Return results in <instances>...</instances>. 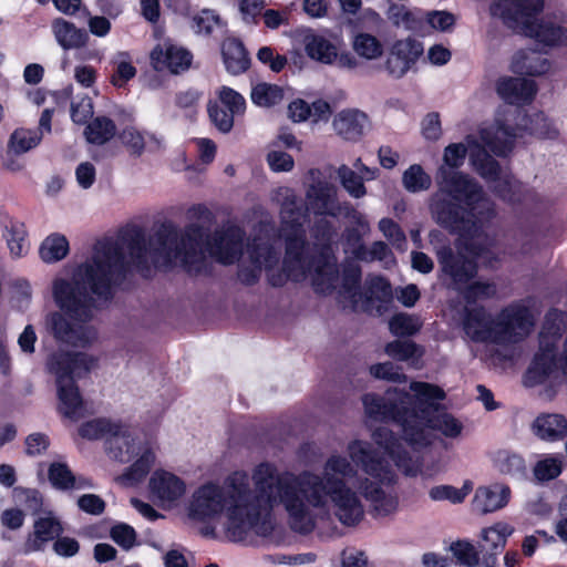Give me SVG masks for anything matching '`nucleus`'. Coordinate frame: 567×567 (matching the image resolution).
Listing matches in <instances>:
<instances>
[{
  "mask_svg": "<svg viewBox=\"0 0 567 567\" xmlns=\"http://www.w3.org/2000/svg\"><path fill=\"white\" fill-rule=\"evenodd\" d=\"M257 59L261 63L267 64L274 72H280L287 64V58L275 53L270 47L260 48L257 52Z\"/></svg>",
  "mask_w": 567,
  "mask_h": 567,
  "instance_id": "obj_62",
  "label": "nucleus"
},
{
  "mask_svg": "<svg viewBox=\"0 0 567 567\" xmlns=\"http://www.w3.org/2000/svg\"><path fill=\"white\" fill-rule=\"evenodd\" d=\"M370 373L375 379L395 383L405 382L408 379V377L402 372V369L391 361L372 364L370 367Z\"/></svg>",
  "mask_w": 567,
  "mask_h": 567,
  "instance_id": "obj_50",
  "label": "nucleus"
},
{
  "mask_svg": "<svg viewBox=\"0 0 567 567\" xmlns=\"http://www.w3.org/2000/svg\"><path fill=\"white\" fill-rule=\"evenodd\" d=\"M97 360L86 353L56 351L47 360V369L55 379L59 412L70 419H76L83 411V399L75 378L89 372Z\"/></svg>",
  "mask_w": 567,
  "mask_h": 567,
  "instance_id": "obj_8",
  "label": "nucleus"
},
{
  "mask_svg": "<svg viewBox=\"0 0 567 567\" xmlns=\"http://www.w3.org/2000/svg\"><path fill=\"white\" fill-rule=\"evenodd\" d=\"M69 252V241L59 234L48 236L41 244L39 254L41 259L47 262H56L62 260Z\"/></svg>",
  "mask_w": 567,
  "mask_h": 567,
  "instance_id": "obj_38",
  "label": "nucleus"
},
{
  "mask_svg": "<svg viewBox=\"0 0 567 567\" xmlns=\"http://www.w3.org/2000/svg\"><path fill=\"white\" fill-rule=\"evenodd\" d=\"M250 97L255 104L268 107L282 101L284 91L276 84L259 83L252 87Z\"/></svg>",
  "mask_w": 567,
  "mask_h": 567,
  "instance_id": "obj_44",
  "label": "nucleus"
},
{
  "mask_svg": "<svg viewBox=\"0 0 567 567\" xmlns=\"http://www.w3.org/2000/svg\"><path fill=\"white\" fill-rule=\"evenodd\" d=\"M332 127L343 140L355 142L370 130V121L365 113L357 109H348L334 116Z\"/></svg>",
  "mask_w": 567,
  "mask_h": 567,
  "instance_id": "obj_22",
  "label": "nucleus"
},
{
  "mask_svg": "<svg viewBox=\"0 0 567 567\" xmlns=\"http://www.w3.org/2000/svg\"><path fill=\"white\" fill-rule=\"evenodd\" d=\"M267 162L274 172H290L295 164L291 155L280 151L269 152Z\"/></svg>",
  "mask_w": 567,
  "mask_h": 567,
  "instance_id": "obj_63",
  "label": "nucleus"
},
{
  "mask_svg": "<svg viewBox=\"0 0 567 567\" xmlns=\"http://www.w3.org/2000/svg\"><path fill=\"white\" fill-rule=\"evenodd\" d=\"M495 293L496 288L493 284L475 281L464 289L463 297L467 303H474L478 300L491 298Z\"/></svg>",
  "mask_w": 567,
  "mask_h": 567,
  "instance_id": "obj_56",
  "label": "nucleus"
},
{
  "mask_svg": "<svg viewBox=\"0 0 567 567\" xmlns=\"http://www.w3.org/2000/svg\"><path fill=\"white\" fill-rule=\"evenodd\" d=\"M4 238L14 258H20L29 251V243L27 240V229L23 223L17 219H8L4 225Z\"/></svg>",
  "mask_w": 567,
  "mask_h": 567,
  "instance_id": "obj_32",
  "label": "nucleus"
},
{
  "mask_svg": "<svg viewBox=\"0 0 567 567\" xmlns=\"http://www.w3.org/2000/svg\"><path fill=\"white\" fill-rule=\"evenodd\" d=\"M221 53L228 72L239 74L249 66V59L243 43L236 39H227L223 42Z\"/></svg>",
  "mask_w": 567,
  "mask_h": 567,
  "instance_id": "obj_31",
  "label": "nucleus"
},
{
  "mask_svg": "<svg viewBox=\"0 0 567 567\" xmlns=\"http://www.w3.org/2000/svg\"><path fill=\"white\" fill-rule=\"evenodd\" d=\"M351 471L349 463L332 456L322 472L303 471L298 475L281 474L270 463H260L249 476L234 472L221 485L206 483L194 491L187 514L205 523L225 514L224 533L230 542H244L251 536L267 537L275 528L272 509L282 505L291 528L310 533L315 516L310 507L326 508L333 503L336 515L344 524H353L361 514L357 496L342 477Z\"/></svg>",
  "mask_w": 567,
  "mask_h": 567,
  "instance_id": "obj_1",
  "label": "nucleus"
},
{
  "mask_svg": "<svg viewBox=\"0 0 567 567\" xmlns=\"http://www.w3.org/2000/svg\"><path fill=\"white\" fill-rule=\"evenodd\" d=\"M539 11L507 17V27L546 47H567V27L551 20L537 19Z\"/></svg>",
  "mask_w": 567,
  "mask_h": 567,
  "instance_id": "obj_11",
  "label": "nucleus"
},
{
  "mask_svg": "<svg viewBox=\"0 0 567 567\" xmlns=\"http://www.w3.org/2000/svg\"><path fill=\"white\" fill-rule=\"evenodd\" d=\"M492 190L503 200L516 203L523 198L524 187L513 175L502 173L491 186Z\"/></svg>",
  "mask_w": 567,
  "mask_h": 567,
  "instance_id": "obj_37",
  "label": "nucleus"
},
{
  "mask_svg": "<svg viewBox=\"0 0 567 567\" xmlns=\"http://www.w3.org/2000/svg\"><path fill=\"white\" fill-rule=\"evenodd\" d=\"M272 199L280 205L281 235L288 240L305 238L303 224L307 220V210L298 203L293 189L279 187L274 192Z\"/></svg>",
  "mask_w": 567,
  "mask_h": 567,
  "instance_id": "obj_12",
  "label": "nucleus"
},
{
  "mask_svg": "<svg viewBox=\"0 0 567 567\" xmlns=\"http://www.w3.org/2000/svg\"><path fill=\"white\" fill-rule=\"evenodd\" d=\"M467 491L455 488L451 485H439L430 489L429 495L432 501H450L453 504H458L464 501Z\"/></svg>",
  "mask_w": 567,
  "mask_h": 567,
  "instance_id": "obj_57",
  "label": "nucleus"
},
{
  "mask_svg": "<svg viewBox=\"0 0 567 567\" xmlns=\"http://www.w3.org/2000/svg\"><path fill=\"white\" fill-rule=\"evenodd\" d=\"M384 352L392 359L408 362L412 368H421L424 349L411 340H393L385 344Z\"/></svg>",
  "mask_w": 567,
  "mask_h": 567,
  "instance_id": "obj_29",
  "label": "nucleus"
},
{
  "mask_svg": "<svg viewBox=\"0 0 567 567\" xmlns=\"http://www.w3.org/2000/svg\"><path fill=\"white\" fill-rule=\"evenodd\" d=\"M41 140L42 134L39 131L24 127L16 128L10 135L8 151L14 155H21L37 147Z\"/></svg>",
  "mask_w": 567,
  "mask_h": 567,
  "instance_id": "obj_36",
  "label": "nucleus"
},
{
  "mask_svg": "<svg viewBox=\"0 0 567 567\" xmlns=\"http://www.w3.org/2000/svg\"><path fill=\"white\" fill-rule=\"evenodd\" d=\"M353 51L364 60H377L383 54L381 41L365 32L357 33L352 40Z\"/></svg>",
  "mask_w": 567,
  "mask_h": 567,
  "instance_id": "obj_39",
  "label": "nucleus"
},
{
  "mask_svg": "<svg viewBox=\"0 0 567 567\" xmlns=\"http://www.w3.org/2000/svg\"><path fill=\"white\" fill-rule=\"evenodd\" d=\"M496 315L492 316L484 307L465 308L463 330L474 342L494 344Z\"/></svg>",
  "mask_w": 567,
  "mask_h": 567,
  "instance_id": "obj_19",
  "label": "nucleus"
},
{
  "mask_svg": "<svg viewBox=\"0 0 567 567\" xmlns=\"http://www.w3.org/2000/svg\"><path fill=\"white\" fill-rule=\"evenodd\" d=\"M245 231L236 225L217 229L207 243L209 254L220 264L233 265L244 257Z\"/></svg>",
  "mask_w": 567,
  "mask_h": 567,
  "instance_id": "obj_13",
  "label": "nucleus"
},
{
  "mask_svg": "<svg viewBox=\"0 0 567 567\" xmlns=\"http://www.w3.org/2000/svg\"><path fill=\"white\" fill-rule=\"evenodd\" d=\"M379 230L383 236L398 248H403L406 237L401 227L391 218H382L378 224Z\"/></svg>",
  "mask_w": 567,
  "mask_h": 567,
  "instance_id": "obj_55",
  "label": "nucleus"
},
{
  "mask_svg": "<svg viewBox=\"0 0 567 567\" xmlns=\"http://www.w3.org/2000/svg\"><path fill=\"white\" fill-rule=\"evenodd\" d=\"M470 161L474 169L487 182L493 183L501 174V167L475 136H466Z\"/></svg>",
  "mask_w": 567,
  "mask_h": 567,
  "instance_id": "obj_26",
  "label": "nucleus"
},
{
  "mask_svg": "<svg viewBox=\"0 0 567 567\" xmlns=\"http://www.w3.org/2000/svg\"><path fill=\"white\" fill-rule=\"evenodd\" d=\"M513 533L514 527L502 522L482 529L481 537L484 542L482 551L485 553L481 559L483 567H496L497 555L504 549L507 538Z\"/></svg>",
  "mask_w": 567,
  "mask_h": 567,
  "instance_id": "obj_20",
  "label": "nucleus"
},
{
  "mask_svg": "<svg viewBox=\"0 0 567 567\" xmlns=\"http://www.w3.org/2000/svg\"><path fill=\"white\" fill-rule=\"evenodd\" d=\"M494 334V357L501 361H512L518 353L516 346L525 341L534 331L536 319L524 301H515L496 313Z\"/></svg>",
  "mask_w": 567,
  "mask_h": 567,
  "instance_id": "obj_9",
  "label": "nucleus"
},
{
  "mask_svg": "<svg viewBox=\"0 0 567 567\" xmlns=\"http://www.w3.org/2000/svg\"><path fill=\"white\" fill-rule=\"evenodd\" d=\"M208 114L214 125L223 133H228L234 125V114L218 104L208 105Z\"/></svg>",
  "mask_w": 567,
  "mask_h": 567,
  "instance_id": "obj_58",
  "label": "nucleus"
},
{
  "mask_svg": "<svg viewBox=\"0 0 567 567\" xmlns=\"http://www.w3.org/2000/svg\"><path fill=\"white\" fill-rule=\"evenodd\" d=\"M372 439L405 475H415L420 471L419 455L409 453L391 430L381 426L373 432Z\"/></svg>",
  "mask_w": 567,
  "mask_h": 567,
  "instance_id": "obj_14",
  "label": "nucleus"
},
{
  "mask_svg": "<svg viewBox=\"0 0 567 567\" xmlns=\"http://www.w3.org/2000/svg\"><path fill=\"white\" fill-rule=\"evenodd\" d=\"M111 538L124 549H130L135 545L136 533L130 525L118 524L111 528Z\"/></svg>",
  "mask_w": 567,
  "mask_h": 567,
  "instance_id": "obj_60",
  "label": "nucleus"
},
{
  "mask_svg": "<svg viewBox=\"0 0 567 567\" xmlns=\"http://www.w3.org/2000/svg\"><path fill=\"white\" fill-rule=\"evenodd\" d=\"M533 473L539 482L551 481L561 473V461L551 456L539 460L535 464Z\"/></svg>",
  "mask_w": 567,
  "mask_h": 567,
  "instance_id": "obj_52",
  "label": "nucleus"
},
{
  "mask_svg": "<svg viewBox=\"0 0 567 567\" xmlns=\"http://www.w3.org/2000/svg\"><path fill=\"white\" fill-rule=\"evenodd\" d=\"M392 297L390 284L382 277H372L368 280L367 291L363 293V300L386 301Z\"/></svg>",
  "mask_w": 567,
  "mask_h": 567,
  "instance_id": "obj_53",
  "label": "nucleus"
},
{
  "mask_svg": "<svg viewBox=\"0 0 567 567\" xmlns=\"http://www.w3.org/2000/svg\"><path fill=\"white\" fill-rule=\"evenodd\" d=\"M389 18L398 28H403L410 31H417L422 23V20L417 18L414 12L408 10L403 6L392 7L390 9Z\"/></svg>",
  "mask_w": 567,
  "mask_h": 567,
  "instance_id": "obj_48",
  "label": "nucleus"
},
{
  "mask_svg": "<svg viewBox=\"0 0 567 567\" xmlns=\"http://www.w3.org/2000/svg\"><path fill=\"white\" fill-rule=\"evenodd\" d=\"M402 184L408 192L420 193L431 187L432 178L421 165L413 164L403 173Z\"/></svg>",
  "mask_w": 567,
  "mask_h": 567,
  "instance_id": "obj_42",
  "label": "nucleus"
},
{
  "mask_svg": "<svg viewBox=\"0 0 567 567\" xmlns=\"http://www.w3.org/2000/svg\"><path fill=\"white\" fill-rule=\"evenodd\" d=\"M221 22L220 16L212 9H203L192 18V29L197 34H210Z\"/></svg>",
  "mask_w": 567,
  "mask_h": 567,
  "instance_id": "obj_47",
  "label": "nucleus"
},
{
  "mask_svg": "<svg viewBox=\"0 0 567 567\" xmlns=\"http://www.w3.org/2000/svg\"><path fill=\"white\" fill-rule=\"evenodd\" d=\"M120 138L131 154L140 156L145 148V136L142 132L133 126L124 128Z\"/></svg>",
  "mask_w": 567,
  "mask_h": 567,
  "instance_id": "obj_54",
  "label": "nucleus"
},
{
  "mask_svg": "<svg viewBox=\"0 0 567 567\" xmlns=\"http://www.w3.org/2000/svg\"><path fill=\"white\" fill-rule=\"evenodd\" d=\"M421 327L420 319L408 313L395 315L389 322L390 331L398 337L413 336L420 331Z\"/></svg>",
  "mask_w": 567,
  "mask_h": 567,
  "instance_id": "obj_46",
  "label": "nucleus"
},
{
  "mask_svg": "<svg viewBox=\"0 0 567 567\" xmlns=\"http://www.w3.org/2000/svg\"><path fill=\"white\" fill-rule=\"evenodd\" d=\"M337 175L340 179L342 187L353 198H362L367 195V188L364 186V178L357 174L347 165H341L337 169Z\"/></svg>",
  "mask_w": 567,
  "mask_h": 567,
  "instance_id": "obj_41",
  "label": "nucleus"
},
{
  "mask_svg": "<svg viewBox=\"0 0 567 567\" xmlns=\"http://www.w3.org/2000/svg\"><path fill=\"white\" fill-rule=\"evenodd\" d=\"M497 94L509 105H525L530 103L536 93L535 81L525 78H503L496 84Z\"/></svg>",
  "mask_w": 567,
  "mask_h": 567,
  "instance_id": "obj_21",
  "label": "nucleus"
},
{
  "mask_svg": "<svg viewBox=\"0 0 567 567\" xmlns=\"http://www.w3.org/2000/svg\"><path fill=\"white\" fill-rule=\"evenodd\" d=\"M511 498V488L502 483H493L476 488L473 508L480 514H488L505 507Z\"/></svg>",
  "mask_w": 567,
  "mask_h": 567,
  "instance_id": "obj_23",
  "label": "nucleus"
},
{
  "mask_svg": "<svg viewBox=\"0 0 567 567\" xmlns=\"http://www.w3.org/2000/svg\"><path fill=\"white\" fill-rule=\"evenodd\" d=\"M116 132L114 122L109 117H96L85 130L86 138L90 143L104 144L111 140Z\"/></svg>",
  "mask_w": 567,
  "mask_h": 567,
  "instance_id": "obj_40",
  "label": "nucleus"
},
{
  "mask_svg": "<svg viewBox=\"0 0 567 567\" xmlns=\"http://www.w3.org/2000/svg\"><path fill=\"white\" fill-rule=\"evenodd\" d=\"M150 58L155 70H167L173 74H179L188 70L193 60V55L188 50L176 44L171 39H165L156 44Z\"/></svg>",
  "mask_w": 567,
  "mask_h": 567,
  "instance_id": "obj_16",
  "label": "nucleus"
},
{
  "mask_svg": "<svg viewBox=\"0 0 567 567\" xmlns=\"http://www.w3.org/2000/svg\"><path fill=\"white\" fill-rule=\"evenodd\" d=\"M150 491L162 506H175L187 492L186 482L176 474L157 470L150 478Z\"/></svg>",
  "mask_w": 567,
  "mask_h": 567,
  "instance_id": "obj_17",
  "label": "nucleus"
},
{
  "mask_svg": "<svg viewBox=\"0 0 567 567\" xmlns=\"http://www.w3.org/2000/svg\"><path fill=\"white\" fill-rule=\"evenodd\" d=\"M528 132L540 138L554 140L558 136L557 127L543 112L525 114L518 107L501 106L496 111L494 124L480 131L485 146L496 156H506L514 146L515 138Z\"/></svg>",
  "mask_w": 567,
  "mask_h": 567,
  "instance_id": "obj_7",
  "label": "nucleus"
},
{
  "mask_svg": "<svg viewBox=\"0 0 567 567\" xmlns=\"http://www.w3.org/2000/svg\"><path fill=\"white\" fill-rule=\"evenodd\" d=\"M298 34L310 59L324 64H331L337 60L338 48L329 39L316 33L311 29L299 30Z\"/></svg>",
  "mask_w": 567,
  "mask_h": 567,
  "instance_id": "obj_24",
  "label": "nucleus"
},
{
  "mask_svg": "<svg viewBox=\"0 0 567 567\" xmlns=\"http://www.w3.org/2000/svg\"><path fill=\"white\" fill-rule=\"evenodd\" d=\"M423 53L421 42L408 38L396 41L385 61V70L394 79H401L415 64Z\"/></svg>",
  "mask_w": 567,
  "mask_h": 567,
  "instance_id": "obj_18",
  "label": "nucleus"
},
{
  "mask_svg": "<svg viewBox=\"0 0 567 567\" xmlns=\"http://www.w3.org/2000/svg\"><path fill=\"white\" fill-rule=\"evenodd\" d=\"M467 152L466 141L445 147L443 164L435 175L437 189L429 199L432 219L458 235L457 252L450 246L436 250L441 270L451 278L456 290L475 277L477 266L474 259L493 246V239L484 231V223L494 215L493 204L474 178L457 171Z\"/></svg>",
  "mask_w": 567,
  "mask_h": 567,
  "instance_id": "obj_3",
  "label": "nucleus"
},
{
  "mask_svg": "<svg viewBox=\"0 0 567 567\" xmlns=\"http://www.w3.org/2000/svg\"><path fill=\"white\" fill-rule=\"evenodd\" d=\"M78 506L87 514L100 515L105 509V502L95 494H84L79 497Z\"/></svg>",
  "mask_w": 567,
  "mask_h": 567,
  "instance_id": "obj_64",
  "label": "nucleus"
},
{
  "mask_svg": "<svg viewBox=\"0 0 567 567\" xmlns=\"http://www.w3.org/2000/svg\"><path fill=\"white\" fill-rule=\"evenodd\" d=\"M391 255L390 248L383 241H374L370 247L359 246L354 250V258L365 262L386 260Z\"/></svg>",
  "mask_w": 567,
  "mask_h": 567,
  "instance_id": "obj_51",
  "label": "nucleus"
},
{
  "mask_svg": "<svg viewBox=\"0 0 567 567\" xmlns=\"http://www.w3.org/2000/svg\"><path fill=\"white\" fill-rule=\"evenodd\" d=\"M493 462L496 468L503 474L516 475L525 471V461L523 457L506 450L495 452Z\"/></svg>",
  "mask_w": 567,
  "mask_h": 567,
  "instance_id": "obj_45",
  "label": "nucleus"
},
{
  "mask_svg": "<svg viewBox=\"0 0 567 567\" xmlns=\"http://www.w3.org/2000/svg\"><path fill=\"white\" fill-rule=\"evenodd\" d=\"M550 69V62L534 51H519L513 59V70L519 74L543 75Z\"/></svg>",
  "mask_w": 567,
  "mask_h": 567,
  "instance_id": "obj_30",
  "label": "nucleus"
},
{
  "mask_svg": "<svg viewBox=\"0 0 567 567\" xmlns=\"http://www.w3.org/2000/svg\"><path fill=\"white\" fill-rule=\"evenodd\" d=\"M203 237V228L197 225L178 230L168 224L150 237L141 227L132 226L116 240L97 243L92 257L76 267L71 279L53 280L52 296L60 311L47 316V329L70 346H91L97 339L95 328L89 324L94 312L92 295L109 298L130 264L161 267L181 262L188 272H199L205 264Z\"/></svg>",
  "mask_w": 567,
  "mask_h": 567,
  "instance_id": "obj_2",
  "label": "nucleus"
},
{
  "mask_svg": "<svg viewBox=\"0 0 567 567\" xmlns=\"http://www.w3.org/2000/svg\"><path fill=\"white\" fill-rule=\"evenodd\" d=\"M543 0H499L492 7V13L499 16L507 25V17L520 16L526 11H542Z\"/></svg>",
  "mask_w": 567,
  "mask_h": 567,
  "instance_id": "obj_35",
  "label": "nucleus"
},
{
  "mask_svg": "<svg viewBox=\"0 0 567 567\" xmlns=\"http://www.w3.org/2000/svg\"><path fill=\"white\" fill-rule=\"evenodd\" d=\"M156 442L134 435L123 424L107 436L106 452L111 458L121 463L135 458L126 473V477L133 482H138L148 474L156 460Z\"/></svg>",
  "mask_w": 567,
  "mask_h": 567,
  "instance_id": "obj_10",
  "label": "nucleus"
},
{
  "mask_svg": "<svg viewBox=\"0 0 567 567\" xmlns=\"http://www.w3.org/2000/svg\"><path fill=\"white\" fill-rule=\"evenodd\" d=\"M347 452L349 458L339 453H332L324 463L334 455L349 463L351 471L344 475L340 474L339 477H342L346 486L357 496L361 514L353 524H344L336 515L333 503H329L326 508L310 507V512L315 516V524L318 518H326L332 512L343 526L359 525L365 513L360 495L370 504L371 512L375 517H385L398 509L399 501L392 487L395 482V473L390 461L381 456L378 451L372 450L370 443L361 440L349 442Z\"/></svg>",
  "mask_w": 567,
  "mask_h": 567,
  "instance_id": "obj_6",
  "label": "nucleus"
},
{
  "mask_svg": "<svg viewBox=\"0 0 567 567\" xmlns=\"http://www.w3.org/2000/svg\"><path fill=\"white\" fill-rule=\"evenodd\" d=\"M118 426L120 423H114L106 419H95L82 424L79 429V434L89 440L105 439L107 441V436H111Z\"/></svg>",
  "mask_w": 567,
  "mask_h": 567,
  "instance_id": "obj_43",
  "label": "nucleus"
},
{
  "mask_svg": "<svg viewBox=\"0 0 567 567\" xmlns=\"http://www.w3.org/2000/svg\"><path fill=\"white\" fill-rule=\"evenodd\" d=\"M450 549L453 556L463 566L474 567L481 563L478 551L470 542L457 540L450 546Z\"/></svg>",
  "mask_w": 567,
  "mask_h": 567,
  "instance_id": "obj_49",
  "label": "nucleus"
},
{
  "mask_svg": "<svg viewBox=\"0 0 567 567\" xmlns=\"http://www.w3.org/2000/svg\"><path fill=\"white\" fill-rule=\"evenodd\" d=\"M280 261V245L269 236H256L246 245V259H243L238 277L246 285L255 284L265 270L269 282L280 287L287 279L302 281L310 279L317 292L327 293L338 280L337 258L328 245L319 251L306 246L301 240L286 241V256L282 271L277 269Z\"/></svg>",
  "mask_w": 567,
  "mask_h": 567,
  "instance_id": "obj_5",
  "label": "nucleus"
},
{
  "mask_svg": "<svg viewBox=\"0 0 567 567\" xmlns=\"http://www.w3.org/2000/svg\"><path fill=\"white\" fill-rule=\"evenodd\" d=\"M532 430L543 441H558L567 435V419L558 413L540 414L533 422Z\"/></svg>",
  "mask_w": 567,
  "mask_h": 567,
  "instance_id": "obj_28",
  "label": "nucleus"
},
{
  "mask_svg": "<svg viewBox=\"0 0 567 567\" xmlns=\"http://www.w3.org/2000/svg\"><path fill=\"white\" fill-rule=\"evenodd\" d=\"M456 16L449 11H430L426 22L436 31L450 32L456 23Z\"/></svg>",
  "mask_w": 567,
  "mask_h": 567,
  "instance_id": "obj_59",
  "label": "nucleus"
},
{
  "mask_svg": "<svg viewBox=\"0 0 567 567\" xmlns=\"http://www.w3.org/2000/svg\"><path fill=\"white\" fill-rule=\"evenodd\" d=\"M410 392L389 389L383 396L374 393L363 395L365 413L375 420L396 422L403 437L414 450L427 447L436 440L435 432L447 439H457L463 423L453 414L441 411L445 392L439 385L413 381Z\"/></svg>",
  "mask_w": 567,
  "mask_h": 567,
  "instance_id": "obj_4",
  "label": "nucleus"
},
{
  "mask_svg": "<svg viewBox=\"0 0 567 567\" xmlns=\"http://www.w3.org/2000/svg\"><path fill=\"white\" fill-rule=\"evenodd\" d=\"M49 481L56 489L91 487L86 480H76L70 467L62 462H54L49 467Z\"/></svg>",
  "mask_w": 567,
  "mask_h": 567,
  "instance_id": "obj_33",
  "label": "nucleus"
},
{
  "mask_svg": "<svg viewBox=\"0 0 567 567\" xmlns=\"http://www.w3.org/2000/svg\"><path fill=\"white\" fill-rule=\"evenodd\" d=\"M343 205L338 199L337 187L329 182L319 181L306 190V210L316 216L339 217Z\"/></svg>",
  "mask_w": 567,
  "mask_h": 567,
  "instance_id": "obj_15",
  "label": "nucleus"
},
{
  "mask_svg": "<svg viewBox=\"0 0 567 567\" xmlns=\"http://www.w3.org/2000/svg\"><path fill=\"white\" fill-rule=\"evenodd\" d=\"M219 99L223 105L234 115L240 114L245 110V99L230 87L224 86L219 91Z\"/></svg>",
  "mask_w": 567,
  "mask_h": 567,
  "instance_id": "obj_61",
  "label": "nucleus"
},
{
  "mask_svg": "<svg viewBox=\"0 0 567 567\" xmlns=\"http://www.w3.org/2000/svg\"><path fill=\"white\" fill-rule=\"evenodd\" d=\"M58 44L64 50L81 49L86 45L89 35L85 30L62 18H56L51 24Z\"/></svg>",
  "mask_w": 567,
  "mask_h": 567,
  "instance_id": "obj_27",
  "label": "nucleus"
},
{
  "mask_svg": "<svg viewBox=\"0 0 567 567\" xmlns=\"http://www.w3.org/2000/svg\"><path fill=\"white\" fill-rule=\"evenodd\" d=\"M63 532V527L58 518L48 515L38 518L33 524V533L30 534L24 543L23 551L25 554L39 551L44 546L59 537Z\"/></svg>",
  "mask_w": 567,
  "mask_h": 567,
  "instance_id": "obj_25",
  "label": "nucleus"
},
{
  "mask_svg": "<svg viewBox=\"0 0 567 567\" xmlns=\"http://www.w3.org/2000/svg\"><path fill=\"white\" fill-rule=\"evenodd\" d=\"M361 269L355 264H348L343 268L342 286L340 293L349 299L353 307L363 301V293L360 291Z\"/></svg>",
  "mask_w": 567,
  "mask_h": 567,
  "instance_id": "obj_34",
  "label": "nucleus"
}]
</instances>
